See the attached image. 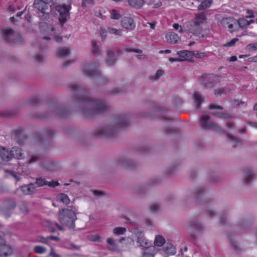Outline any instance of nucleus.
<instances>
[{
  "instance_id": "30",
  "label": "nucleus",
  "mask_w": 257,
  "mask_h": 257,
  "mask_svg": "<svg viewBox=\"0 0 257 257\" xmlns=\"http://www.w3.org/2000/svg\"><path fill=\"white\" fill-rule=\"evenodd\" d=\"M205 19V16L203 14L197 15L193 21V26H198L203 24Z\"/></svg>"
},
{
  "instance_id": "6",
  "label": "nucleus",
  "mask_w": 257,
  "mask_h": 257,
  "mask_svg": "<svg viewBox=\"0 0 257 257\" xmlns=\"http://www.w3.org/2000/svg\"><path fill=\"white\" fill-rule=\"evenodd\" d=\"M99 63L95 62L93 63L86 64L83 68L84 74L88 77H99V83H103L108 81V79L101 76V72L98 69Z\"/></svg>"
},
{
  "instance_id": "11",
  "label": "nucleus",
  "mask_w": 257,
  "mask_h": 257,
  "mask_svg": "<svg viewBox=\"0 0 257 257\" xmlns=\"http://www.w3.org/2000/svg\"><path fill=\"white\" fill-rule=\"evenodd\" d=\"M133 232L137 237V243L139 244L140 246L146 249L150 247L154 248L151 242L149 241V240L145 237L144 234L139 228H135Z\"/></svg>"
},
{
  "instance_id": "5",
  "label": "nucleus",
  "mask_w": 257,
  "mask_h": 257,
  "mask_svg": "<svg viewBox=\"0 0 257 257\" xmlns=\"http://www.w3.org/2000/svg\"><path fill=\"white\" fill-rule=\"evenodd\" d=\"M200 126L204 130H208L211 128H213L219 130L222 133L227 135V138L229 140L234 142L236 144L239 143L241 140L239 138L235 137L230 134H227L223 128L216 125L215 123H213L210 121V117L209 115H202L201 116L200 121ZM236 144L234 145L235 146Z\"/></svg>"
},
{
  "instance_id": "55",
  "label": "nucleus",
  "mask_w": 257,
  "mask_h": 257,
  "mask_svg": "<svg viewBox=\"0 0 257 257\" xmlns=\"http://www.w3.org/2000/svg\"><path fill=\"white\" fill-rule=\"evenodd\" d=\"M209 109H217V110H222L223 108L222 106H220V105H217L216 104H213V103H212V104H210L209 106Z\"/></svg>"
},
{
  "instance_id": "32",
  "label": "nucleus",
  "mask_w": 257,
  "mask_h": 257,
  "mask_svg": "<svg viewBox=\"0 0 257 257\" xmlns=\"http://www.w3.org/2000/svg\"><path fill=\"white\" fill-rule=\"evenodd\" d=\"M128 3L131 7L138 9L143 6L145 1L144 0H128Z\"/></svg>"
},
{
  "instance_id": "64",
  "label": "nucleus",
  "mask_w": 257,
  "mask_h": 257,
  "mask_svg": "<svg viewBox=\"0 0 257 257\" xmlns=\"http://www.w3.org/2000/svg\"><path fill=\"white\" fill-rule=\"evenodd\" d=\"M164 132L166 134H173L176 133L175 128L173 127H167L164 128Z\"/></svg>"
},
{
  "instance_id": "43",
  "label": "nucleus",
  "mask_w": 257,
  "mask_h": 257,
  "mask_svg": "<svg viewBox=\"0 0 257 257\" xmlns=\"http://www.w3.org/2000/svg\"><path fill=\"white\" fill-rule=\"evenodd\" d=\"M208 178L209 180L212 183L218 182L221 180V178L216 173L210 175Z\"/></svg>"
},
{
  "instance_id": "59",
  "label": "nucleus",
  "mask_w": 257,
  "mask_h": 257,
  "mask_svg": "<svg viewBox=\"0 0 257 257\" xmlns=\"http://www.w3.org/2000/svg\"><path fill=\"white\" fill-rule=\"evenodd\" d=\"M195 57L197 58H203L207 57V54L205 52H197L196 53H194Z\"/></svg>"
},
{
  "instance_id": "63",
  "label": "nucleus",
  "mask_w": 257,
  "mask_h": 257,
  "mask_svg": "<svg viewBox=\"0 0 257 257\" xmlns=\"http://www.w3.org/2000/svg\"><path fill=\"white\" fill-rule=\"evenodd\" d=\"M35 59L37 62H38L39 63H41V62H43L44 58V57L42 55L37 54L36 56H35Z\"/></svg>"
},
{
  "instance_id": "20",
  "label": "nucleus",
  "mask_w": 257,
  "mask_h": 257,
  "mask_svg": "<svg viewBox=\"0 0 257 257\" xmlns=\"http://www.w3.org/2000/svg\"><path fill=\"white\" fill-rule=\"evenodd\" d=\"M177 54L181 57V59H184V61H190V59L194 56V52L192 51L183 50L178 51Z\"/></svg>"
},
{
  "instance_id": "23",
  "label": "nucleus",
  "mask_w": 257,
  "mask_h": 257,
  "mask_svg": "<svg viewBox=\"0 0 257 257\" xmlns=\"http://www.w3.org/2000/svg\"><path fill=\"white\" fill-rule=\"evenodd\" d=\"M11 154L12 158H15L17 159H22L23 158L24 154L22 153V149L18 147H14L11 150Z\"/></svg>"
},
{
  "instance_id": "14",
  "label": "nucleus",
  "mask_w": 257,
  "mask_h": 257,
  "mask_svg": "<svg viewBox=\"0 0 257 257\" xmlns=\"http://www.w3.org/2000/svg\"><path fill=\"white\" fill-rule=\"evenodd\" d=\"M54 136V133L53 130L49 128L43 130L42 133H37L35 136L36 139L40 142L50 143Z\"/></svg>"
},
{
  "instance_id": "25",
  "label": "nucleus",
  "mask_w": 257,
  "mask_h": 257,
  "mask_svg": "<svg viewBox=\"0 0 257 257\" xmlns=\"http://www.w3.org/2000/svg\"><path fill=\"white\" fill-rule=\"evenodd\" d=\"M206 189L202 187H199L195 189L193 193V197L194 199L197 201L199 202L200 199L204 195Z\"/></svg>"
},
{
  "instance_id": "39",
  "label": "nucleus",
  "mask_w": 257,
  "mask_h": 257,
  "mask_svg": "<svg viewBox=\"0 0 257 257\" xmlns=\"http://www.w3.org/2000/svg\"><path fill=\"white\" fill-rule=\"evenodd\" d=\"M126 232V228L122 227H115L113 230V232L116 235H122Z\"/></svg>"
},
{
  "instance_id": "8",
  "label": "nucleus",
  "mask_w": 257,
  "mask_h": 257,
  "mask_svg": "<svg viewBox=\"0 0 257 257\" xmlns=\"http://www.w3.org/2000/svg\"><path fill=\"white\" fill-rule=\"evenodd\" d=\"M68 4L57 5L55 10L59 13V21L62 25L64 24L70 18V11L71 9L72 0H67Z\"/></svg>"
},
{
  "instance_id": "17",
  "label": "nucleus",
  "mask_w": 257,
  "mask_h": 257,
  "mask_svg": "<svg viewBox=\"0 0 257 257\" xmlns=\"http://www.w3.org/2000/svg\"><path fill=\"white\" fill-rule=\"evenodd\" d=\"M20 189L25 195L33 194L35 192L36 186L35 183H30L20 187Z\"/></svg>"
},
{
  "instance_id": "28",
  "label": "nucleus",
  "mask_w": 257,
  "mask_h": 257,
  "mask_svg": "<svg viewBox=\"0 0 257 257\" xmlns=\"http://www.w3.org/2000/svg\"><path fill=\"white\" fill-rule=\"evenodd\" d=\"M70 49L68 47H61L57 51V55L60 58L66 57L69 55Z\"/></svg>"
},
{
  "instance_id": "27",
  "label": "nucleus",
  "mask_w": 257,
  "mask_h": 257,
  "mask_svg": "<svg viewBox=\"0 0 257 257\" xmlns=\"http://www.w3.org/2000/svg\"><path fill=\"white\" fill-rule=\"evenodd\" d=\"M163 248L164 251L167 254L173 255L176 252L175 246L170 242L166 243Z\"/></svg>"
},
{
  "instance_id": "38",
  "label": "nucleus",
  "mask_w": 257,
  "mask_h": 257,
  "mask_svg": "<svg viewBox=\"0 0 257 257\" xmlns=\"http://www.w3.org/2000/svg\"><path fill=\"white\" fill-rule=\"evenodd\" d=\"M40 99L38 96H33L28 100L27 103L28 105L34 106L40 102Z\"/></svg>"
},
{
  "instance_id": "40",
  "label": "nucleus",
  "mask_w": 257,
  "mask_h": 257,
  "mask_svg": "<svg viewBox=\"0 0 257 257\" xmlns=\"http://www.w3.org/2000/svg\"><path fill=\"white\" fill-rule=\"evenodd\" d=\"M237 22L240 28L242 29L247 28V20L244 18H239L237 20Z\"/></svg>"
},
{
  "instance_id": "44",
  "label": "nucleus",
  "mask_w": 257,
  "mask_h": 257,
  "mask_svg": "<svg viewBox=\"0 0 257 257\" xmlns=\"http://www.w3.org/2000/svg\"><path fill=\"white\" fill-rule=\"evenodd\" d=\"M108 32L111 34H114L115 35L121 36L122 30L120 29H116L112 28L109 27L108 28Z\"/></svg>"
},
{
  "instance_id": "15",
  "label": "nucleus",
  "mask_w": 257,
  "mask_h": 257,
  "mask_svg": "<svg viewBox=\"0 0 257 257\" xmlns=\"http://www.w3.org/2000/svg\"><path fill=\"white\" fill-rule=\"evenodd\" d=\"M116 163L118 165L121 166L124 168L133 169L137 166V163L127 158L120 157L116 160Z\"/></svg>"
},
{
  "instance_id": "50",
  "label": "nucleus",
  "mask_w": 257,
  "mask_h": 257,
  "mask_svg": "<svg viewBox=\"0 0 257 257\" xmlns=\"http://www.w3.org/2000/svg\"><path fill=\"white\" fill-rule=\"evenodd\" d=\"M161 181V180L158 178H153L150 179L148 182V185L149 186H154L158 184Z\"/></svg>"
},
{
  "instance_id": "7",
  "label": "nucleus",
  "mask_w": 257,
  "mask_h": 257,
  "mask_svg": "<svg viewBox=\"0 0 257 257\" xmlns=\"http://www.w3.org/2000/svg\"><path fill=\"white\" fill-rule=\"evenodd\" d=\"M185 226L188 229L187 238L192 242H195L197 239V235L194 233L193 229H195L198 233L202 232L204 229L202 224L196 218L187 221L185 223Z\"/></svg>"
},
{
  "instance_id": "10",
  "label": "nucleus",
  "mask_w": 257,
  "mask_h": 257,
  "mask_svg": "<svg viewBox=\"0 0 257 257\" xmlns=\"http://www.w3.org/2000/svg\"><path fill=\"white\" fill-rule=\"evenodd\" d=\"M217 76L213 74H205L199 78L200 83L205 88H211L216 83Z\"/></svg>"
},
{
  "instance_id": "45",
  "label": "nucleus",
  "mask_w": 257,
  "mask_h": 257,
  "mask_svg": "<svg viewBox=\"0 0 257 257\" xmlns=\"http://www.w3.org/2000/svg\"><path fill=\"white\" fill-rule=\"evenodd\" d=\"M245 50L249 52L257 50V42L247 45L245 47Z\"/></svg>"
},
{
  "instance_id": "60",
  "label": "nucleus",
  "mask_w": 257,
  "mask_h": 257,
  "mask_svg": "<svg viewBox=\"0 0 257 257\" xmlns=\"http://www.w3.org/2000/svg\"><path fill=\"white\" fill-rule=\"evenodd\" d=\"M225 93V90L224 88H219L218 89H216L214 91V93L215 95H221L223 93Z\"/></svg>"
},
{
  "instance_id": "49",
  "label": "nucleus",
  "mask_w": 257,
  "mask_h": 257,
  "mask_svg": "<svg viewBox=\"0 0 257 257\" xmlns=\"http://www.w3.org/2000/svg\"><path fill=\"white\" fill-rule=\"evenodd\" d=\"M46 251L45 247L37 245L34 247V251L37 253L42 254Z\"/></svg>"
},
{
  "instance_id": "26",
  "label": "nucleus",
  "mask_w": 257,
  "mask_h": 257,
  "mask_svg": "<svg viewBox=\"0 0 257 257\" xmlns=\"http://www.w3.org/2000/svg\"><path fill=\"white\" fill-rule=\"evenodd\" d=\"M14 135L15 139L19 144H23L25 140V137L22 130L20 129L16 130L14 131Z\"/></svg>"
},
{
  "instance_id": "21",
  "label": "nucleus",
  "mask_w": 257,
  "mask_h": 257,
  "mask_svg": "<svg viewBox=\"0 0 257 257\" xmlns=\"http://www.w3.org/2000/svg\"><path fill=\"white\" fill-rule=\"evenodd\" d=\"M12 253L13 250L11 246L7 245L6 243L0 246V256L6 257L12 255Z\"/></svg>"
},
{
  "instance_id": "46",
  "label": "nucleus",
  "mask_w": 257,
  "mask_h": 257,
  "mask_svg": "<svg viewBox=\"0 0 257 257\" xmlns=\"http://www.w3.org/2000/svg\"><path fill=\"white\" fill-rule=\"evenodd\" d=\"M124 92L125 90L120 87L113 88L110 91V93L113 94H120L123 93Z\"/></svg>"
},
{
  "instance_id": "56",
  "label": "nucleus",
  "mask_w": 257,
  "mask_h": 257,
  "mask_svg": "<svg viewBox=\"0 0 257 257\" xmlns=\"http://www.w3.org/2000/svg\"><path fill=\"white\" fill-rule=\"evenodd\" d=\"M219 222L221 225H224L227 222V218L224 214H222L220 215Z\"/></svg>"
},
{
  "instance_id": "16",
  "label": "nucleus",
  "mask_w": 257,
  "mask_h": 257,
  "mask_svg": "<svg viewBox=\"0 0 257 257\" xmlns=\"http://www.w3.org/2000/svg\"><path fill=\"white\" fill-rule=\"evenodd\" d=\"M121 25L124 28L130 30H133L136 27V24L133 19L128 17H124L122 18Z\"/></svg>"
},
{
  "instance_id": "62",
  "label": "nucleus",
  "mask_w": 257,
  "mask_h": 257,
  "mask_svg": "<svg viewBox=\"0 0 257 257\" xmlns=\"http://www.w3.org/2000/svg\"><path fill=\"white\" fill-rule=\"evenodd\" d=\"M173 28L176 30H178L179 32L182 33L183 32V30L182 27L179 25L178 24H174L173 25Z\"/></svg>"
},
{
  "instance_id": "54",
  "label": "nucleus",
  "mask_w": 257,
  "mask_h": 257,
  "mask_svg": "<svg viewBox=\"0 0 257 257\" xmlns=\"http://www.w3.org/2000/svg\"><path fill=\"white\" fill-rule=\"evenodd\" d=\"M150 210L152 212H155L160 209V206L159 204L157 203H154L151 205L150 206Z\"/></svg>"
},
{
  "instance_id": "37",
  "label": "nucleus",
  "mask_w": 257,
  "mask_h": 257,
  "mask_svg": "<svg viewBox=\"0 0 257 257\" xmlns=\"http://www.w3.org/2000/svg\"><path fill=\"white\" fill-rule=\"evenodd\" d=\"M48 181L42 177H38L36 179V181L34 183L35 186L36 185L38 187H40L47 185Z\"/></svg>"
},
{
  "instance_id": "47",
  "label": "nucleus",
  "mask_w": 257,
  "mask_h": 257,
  "mask_svg": "<svg viewBox=\"0 0 257 257\" xmlns=\"http://www.w3.org/2000/svg\"><path fill=\"white\" fill-rule=\"evenodd\" d=\"M205 214L210 218H212L216 215V212L211 208H206L204 210Z\"/></svg>"
},
{
  "instance_id": "31",
  "label": "nucleus",
  "mask_w": 257,
  "mask_h": 257,
  "mask_svg": "<svg viewBox=\"0 0 257 257\" xmlns=\"http://www.w3.org/2000/svg\"><path fill=\"white\" fill-rule=\"evenodd\" d=\"M193 96L196 108H200V105L203 101V98L198 92H195Z\"/></svg>"
},
{
  "instance_id": "4",
  "label": "nucleus",
  "mask_w": 257,
  "mask_h": 257,
  "mask_svg": "<svg viewBox=\"0 0 257 257\" xmlns=\"http://www.w3.org/2000/svg\"><path fill=\"white\" fill-rule=\"evenodd\" d=\"M58 220L61 224L67 226L69 229H75V222L77 216L75 211L70 207L59 209L58 212Z\"/></svg>"
},
{
  "instance_id": "18",
  "label": "nucleus",
  "mask_w": 257,
  "mask_h": 257,
  "mask_svg": "<svg viewBox=\"0 0 257 257\" xmlns=\"http://www.w3.org/2000/svg\"><path fill=\"white\" fill-rule=\"evenodd\" d=\"M0 157L4 161L8 162L12 159V156L11 154V150L6 148L0 146Z\"/></svg>"
},
{
  "instance_id": "19",
  "label": "nucleus",
  "mask_w": 257,
  "mask_h": 257,
  "mask_svg": "<svg viewBox=\"0 0 257 257\" xmlns=\"http://www.w3.org/2000/svg\"><path fill=\"white\" fill-rule=\"evenodd\" d=\"M254 176L253 171L250 169H247L244 173L243 183L246 185H249L254 180Z\"/></svg>"
},
{
  "instance_id": "24",
  "label": "nucleus",
  "mask_w": 257,
  "mask_h": 257,
  "mask_svg": "<svg viewBox=\"0 0 257 257\" xmlns=\"http://www.w3.org/2000/svg\"><path fill=\"white\" fill-rule=\"evenodd\" d=\"M165 37L167 42L171 44H176L180 39L179 36L174 32L167 34Z\"/></svg>"
},
{
  "instance_id": "61",
  "label": "nucleus",
  "mask_w": 257,
  "mask_h": 257,
  "mask_svg": "<svg viewBox=\"0 0 257 257\" xmlns=\"http://www.w3.org/2000/svg\"><path fill=\"white\" fill-rule=\"evenodd\" d=\"M164 72L163 70H161V69H160L159 70H158L155 74V76H152V78H154L155 79H159L162 75H163V74H164Z\"/></svg>"
},
{
  "instance_id": "48",
  "label": "nucleus",
  "mask_w": 257,
  "mask_h": 257,
  "mask_svg": "<svg viewBox=\"0 0 257 257\" xmlns=\"http://www.w3.org/2000/svg\"><path fill=\"white\" fill-rule=\"evenodd\" d=\"M92 47H93L92 52H93V54L95 55H98L100 52L99 48L97 44L96 41L95 40L92 41Z\"/></svg>"
},
{
  "instance_id": "34",
  "label": "nucleus",
  "mask_w": 257,
  "mask_h": 257,
  "mask_svg": "<svg viewBox=\"0 0 257 257\" xmlns=\"http://www.w3.org/2000/svg\"><path fill=\"white\" fill-rule=\"evenodd\" d=\"M212 3V0H204L198 6V9L199 10H204L210 7Z\"/></svg>"
},
{
  "instance_id": "12",
  "label": "nucleus",
  "mask_w": 257,
  "mask_h": 257,
  "mask_svg": "<svg viewBox=\"0 0 257 257\" xmlns=\"http://www.w3.org/2000/svg\"><path fill=\"white\" fill-rule=\"evenodd\" d=\"M33 6L34 8L42 14L41 19L45 20L49 18L48 4L44 0H35Z\"/></svg>"
},
{
  "instance_id": "42",
  "label": "nucleus",
  "mask_w": 257,
  "mask_h": 257,
  "mask_svg": "<svg viewBox=\"0 0 257 257\" xmlns=\"http://www.w3.org/2000/svg\"><path fill=\"white\" fill-rule=\"evenodd\" d=\"M7 172L15 178L17 181H19L21 180V175L20 173L11 170H8L7 171Z\"/></svg>"
},
{
  "instance_id": "51",
  "label": "nucleus",
  "mask_w": 257,
  "mask_h": 257,
  "mask_svg": "<svg viewBox=\"0 0 257 257\" xmlns=\"http://www.w3.org/2000/svg\"><path fill=\"white\" fill-rule=\"evenodd\" d=\"M111 18L114 20H118L121 18V15L117 13L116 10L113 9L111 13Z\"/></svg>"
},
{
  "instance_id": "22",
  "label": "nucleus",
  "mask_w": 257,
  "mask_h": 257,
  "mask_svg": "<svg viewBox=\"0 0 257 257\" xmlns=\"http://www.w3.org/2000/svg\"><path fill=\"white\" fill-rule=\"evenodd\" d=\"M116 61L115 54L111 50H109L107 53V59L105 63L107 66H113Z\"/></svg>"
},
{
  "instance_id": "3",
  "label": "nucleus",
  "mask_w": 257,
  "mask_h": 257,
  "mask_svg": "<svg viewBox=\"0 0 257 257\" xmlns=\"http://www.w3.org/2000/svg\"><path fill=\"white\" fill-rule=\"evenodd\" d=\"M48 111L46 114L41 113L38 115L40 119H46L51 116H56L58 117L66 118L69 115L71 110H68L65 106L57 102L50 103L47 106Z\"/></svg>"
},
{
  "instance_id": "2",
  "label": "nucleus",
  "mask_w": 257,
  "mask_h": 257,
  "mask_svg": "<svg viewBox=\"0 0 257 257\" xmlns=\"http://www.w3.org/2000/svg\"><path fill=\"white\" fill-rule=\"evenodd\" d=\"M130 119L127 114H119L108 124L95 128L92 134L98 138L113 137L120 129L125 128L130 125Z\"/></svg>"
},
{
  "instance_id": "58",
  "label": "nucleus",
  "mask_w": 257,
  "mask_h": 257,
  "mask_svg": "<svg viewBox=\"0 0 257 257\" xmlns=\"http://www.w3.org/2000/svg\"><path fill=\"white\" fill-rule=\"evenodd\" d=\"M46 185H48V186H49L50 187L54 188L56 186H59V183L58 181H51L50 182L48 181V183H47Z\"/></svg>"
},
{
  "instance_id": "33",
  "label": "nucleus",
  "mask_w": 257,
  "mask_h": 257,
  "mask_svg": "<svg viewBox=\"0 0 257 257\" xmlns=\"http://www.w3.org/2000/svg\"><path fill=\"white\" fill-rule=\"evenodd\" d=\"M167 112L164 108H161L158 111V115L161 117L163 120L172 121V119L169 117Z\"/></svg>"
},
{
  "instance_id": "13",
  "label": "nucleus",
  "mask_w": 257,
  "mask_h": 257,
  "mask_svg": "<svg viewBox=\"0 0 257 257\" xmlns=\"http://www.w3.org/2000/svg\"><path fill=\"white\" fill-rule=\"evenodd\" d=\"M3 37L7 42L12 44L20 42L22 39L21 35L12 29L4 31Z\"/></svg>"
},
{
  "instance_id": "57",
  "label": "nucleus",
  "mask_w": 257,
  "mask_h": 257,
  "mask_svg": "<svg viewBox=\"0 0 257 257\" xmlns=\"http://www.w3.org/2000/svg\"><path fill=\"white\" fill-rule=\"evenodd\" d=\"M246 13L248 15L245 16L246 18H253L255 17L254 12L252 10L247 9L246 10Z\"/></svg>"
},
{
  "instance_id": "53",
  "label": "nucleus",
  "mask_w": 257,
  "mask_h": 257,
  "mask_svg": "<svg viewBox=\"0 0 257 257\" xmlns=\"http://www.w3.org/2000/svg\"><path fill=\"white\" fill-rule=\"evenodd\" d=\"M238 40V39L237 38H233L230 41L224 44L223 46L224 47H232L235 45V43L237 42Z\"/></svg>"
},
{
  "instance_id": "9",
  "label": "nucleus",
  "mask_w": 257,
  "mask_h": 257,
  "mask_svg": "<svg viewBox=\"0 0 257 257\" xmlns=\"http://www.w3.org/2000/svg\"><path fill=\"white\" fill-rule=\"evenodd\" d=\"M17 206V202L13 199L8 198L3 202V206L1 210L6 217H10Z\"/></svg>"
},
{
  "instance_id": "52",
  "label": "nucleus",
  "mask_w": 257,
  "mask_h": 257,
  "mask_svg": "<svg viewBox=\"0 0 257 257\" xmlns=\"http://www.w3.org/2000/svg\"><path fill=\"white\" fill-rule=\"evenodd\" d=\"M108 32V31H107L106 30H105L104 29H103V28L100 29V36L101 37V40L102 41H104L105 40V38H106Z\"/></svg>"
},
{
  "instance_id": "1",
  "label": "nucleus",
  "mask_w": 257,
  "mask_h": 257,
  "mask_svg": "<svg viewBox=\"0 0 257 257\" xmlns=\"http://www.w3.org/2000/svg\"><path fill=\"white\" fill-rule=\"evenodd\" d=\"M71 91L74 94L73 110L80 113L87 117L97 114H103L108 110L107 103L102 99H93L84 95V88L77 83L69 85Z\"/></svg>"
},
{
  "instance_id": "41",
  "label": "nucleus",
  "mask_w": 257,
  "mask_h": 257,
  "mask_svg": "<svg viewBox=\"0 0 257 257\" xmlns=\"http://www.w3.org/2000/svg\"><path fill=\"white\" fill-rule=\"evenodd\" d=\"M211 114L216 116L219 117H220L221 118H230L232 116L228 114H227L225 112H211Z\"/></svg>"
},
{
  "instance_id": "36",
  "label": "nucleus",
  "mask_w": 257,
  "mask_h": 257,
  "mask_svg": "<svg viewBox=\"0 0 257 257\" xmlns=\"http://www.w3.org/2000/svg\"><path fill=\"white\" fill-rule=\"evenodd\" d=\"M165 243V238L161 235H157L156 236L154 244L157 246H162Z\"/></svg>"
},
{
  "instance_id": "29",
  "label": "nucleus",
  "mask_w": 257,
  "mask_h": 257,
  "mask_svg": "<svg viewBox=\"0 0 257 257\" xmlns=\"http://www.w3.org/2000/svg\"><path fill=\"white\" fill-rule=\"evenodd\" d=\"M107 243L111 245V246L108 247V249L112 251H118L119 249L117 244L115 243V241L113 238H108L106 240Z\"/></svg>"
},
{
  "instance_id": "35",
  "label": "nucleus",
  "mask_w": 257,
  "mask_h": 257,
  "mask_svg": "<svg viewBox=\"0 0 257 257\" xmlns=\"http://www.w3.org/2000/svg\"><path fill=\"white\" fill-rule=\"evenodd\" d=\"M57 199L66 205L68 204L70 202L68 195L64 193H61L58 195Z\"/></svg>"
}]
</instances>
